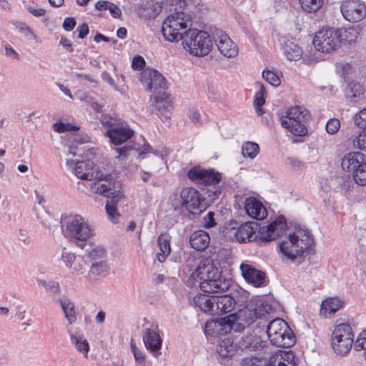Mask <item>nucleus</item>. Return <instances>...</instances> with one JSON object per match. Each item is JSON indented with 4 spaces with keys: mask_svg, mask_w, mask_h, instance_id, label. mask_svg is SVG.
<instances>
[{
    "mask_svg": "<svg viewBox=\"0 0 366 366\" xmlns=\"http://www.w3.org/2000/svg\"><path fill=\"white\" fill-rule=\"evenodd\" d=\"M194 286L199 284L205 293L224 292L230 287L229 282L223 279L219 269L209 262H201L190 274L189 280Z\"/></svg>",
    "mask_w": 366,
    "mask_h": 366,
    "instance_id": "obj_1",
    "label": "nucleus"
},
{
    "mask_svg": "<svg viewBox=\"0 0 366 366\" xmlns=\"http://www.w3.org/2000/svg\"><path fill=\"white\" fill-rule=\"evenodd\" d=\"M61 229L64 236L81 249H84L86 242L95 234L89 221L79 214H69L62 218Z\"/></svg>",
    "mask_w": 366,
    "mask_h": 366,
    "instance_id": "obj_2",
    "label": "nucleus"
},
{
    "mask_svg": "<svg viewBox=\"0 0 366 366\" xmlns=\"http://www.w3.org/2000/svg\"><path fill=\"white\" fill-rule=\"evenodd\" d=\"M313 244V237L307 229L296 228L280 243V249L285 257L294 260L302 256Z\"/></svg>",
    "mask_w": 366,
    "mask_h": 366,
    "instance_id": "obj_3",
    "label": "nucleus"
},
{
    "mask_svg": "<svg viewBox=\"0 0 366 366\" xmlns=\"http://www.w3.org/2000/svg\"><path fill=\"white\" fill-rule=\"evenodd\" d=\"M192 26V16L182 11L169 14L163 21L162 32L166 41L178 42L183 39Z\"/></svg>",
    "mask_w": 366,
    "mask_h": 366,
    "instance_id": "obj_4",
    "label": "nucleus"
},
{
    "mask_svg": "<svg viewBox=\"0 0 366 366\" xmlns=\"http://www.w3.org/2000/svg\"><path fill=\"white\" fill-rule=\"evenodd\" d=\"M184 49L194 56H205L213 47L211 36L204 31L192 29L183 39Z\"/></svg>",
    "mask_w": 366,
    "mask_h": 366,
    "instance_id": "obj_5",
    "label": "nucleus"
},
{
    "mask_svg": "<svg viewBox=\"0 0 366 366\" xmlns=\"http://www.w3.org/2000/svg\"><path fill=\"white\" fill-rule=\"evenodd\" d=\"M266 332L271 344L278 347H290L296 342L292 330L282 318H275L270 321L267 326Z\"/></svg>",
    "mask_w": 366,
    "mask_h": 366,
    "instance_id": "obj_6",
    "label": "nucleus"
},
{
    "mask_svg": "<svg viewBox=\"0 0 366 366\" xmlns=\"http://www.w3.org/2000/svg\"><path fill=\"white\" fill-rule=\"evenodd\" d=\"M310 119V112L299 106L289 108L280 117L281 125L295 136L302 137L307 132L305 123Z\"/></svg>",
    "mask_w": 366,
    "mask_h": 366,
    "instance_id": "obj_7",
    "label": "nucleus"
},
{
    "mask_svg": "<svg viewBox=\"0 0 366 366\" xmlns=\"http://www.w3.org/2000/svg\"><path fill=\"white\" fill-rule=\"evenodd\" d=\"M341 166L345 172L352 175L357 184L366 185V160L364 154L360 152L345 154L342 158Z\"/></svg>",
    "mask_w": 366,
    "mask_h": 366,
    "instance_id": "obj_8",
    "label": "nucleus"
},
{
    "mask_svg": "<svg viewBox=\"0 0 366 366\" xmlns=\"http://www.w3.org/2000/svg\"><path fill=\"white\" fill-rule=\"evenodd\" d=\"M101 122L102 125L107 128L105 135L110 139L113 144H122L134 135V131L122 120L104 117Z\"/></svg>",
    "mask_w": 366,
    "mask_h": 366,
    "instance_id": "obj_9",
    "label": "nucleus"
},
{
    "mask_svg": "<svg viewBox=\"0 0 366 366\" xmlns=\"http://www.w3.org/2000/svg\"><path fill=\"white\" fill-rule=\"evenodd\" d=\"M235 320L234 315H229L215 320H208L205 323L204 334L206 336L218 337L226 335L232 330L236 332H242L244 330L243 325L242 323L235 324Z\"/></svg>",
    "mask_w": 366,
    "mask_h": 366,
    "instance_id": "obj_10",
    "label": "nucleus"
},
{
    "mask_svg": "<svg viewBox=\"0 0 366 366\" xmlns=\"http://www.w3.org/2000/svg\"><path fill=\"white\" fill-rule=\"evenodd\" d=\"M353 337L349 324L342 323L337 325L332 335V346L335 352L341 356L345 355L352 346Z\"/></svg>",
    "mask_w": 366,
    "mask_h": 366,
    "instance_id": "obj_11",
    "label": "nucleus"
},
{
    "mask_svg": "<svg viewBox=\"0 0 366 366\" xmlns=\"http://www.w3.org/2000/svg\"><path fill=\"white\" fill-rule=\"evenodd\" d=\"M180 202L181 208L192 214L201 212L206 208L204 198L193 187H185L182 189Z\"/></svg>",
    "mask_w": 366,
    "mask_h": 366,
    "instance_id": "obj_12",
    "label": "nucleus"
},
{
    "mask_svg": "<svg viewBox=\"0 0 366 366\" xmlns=\"http://www.w3.org/2000/svg\"><path fill=\"white\" fill-rule=\"evenodd\" d=\"M315 49L322 53H330L340 45L337 30L332 28L322 29L317 31L313 39Z\"/></svg>",
    "mask_w": 366,
    "mask_h": 366,
    "instance_id": "obj_13",
    "label": "nucleus"
},
{
    "mask_svg": "<svg viewBox=\"0 0 366 366\" xmlns=\"http://www.w3.org/2000/svg\"><path fill=\"white\" fill-rule=\"evenodd\" d=\"M103 174L99 173V177L94 178L96 181L90 184L91 191L94 193L102 194L108 198H122L123 193L117 189L116 182L111 176L102 178Z\"/></svg>",
    "mask_w": 366,
    "mask_h": 366,
    "instance_id": "obj_14",
    "label": "nucleus"
},
{
    "mask_svg": "<svg viewBox=\"0 0 366 366\" xmlns=\"http://www.w3.org/2000/svg\"><path fill=\"white\" fill-rule=\"evenodd\" d=\"M187 177L196 184L204 186L216 185L222 180V174L218 171L214 169H204L199 166L189 169Z\"/></svg>",
    "mask_w": 366,
    "mask_h": 366,
    "instance_id": "obj_15",
    "label": "nucleus"
},
{
    "mask_svg": "<svg viewBox=\"0 0 366 366\" xmlns=\"http://www.w3.org/2000/svg\"><path fill=\"white\" fill-rule=\"evenodd\" d=\"M141 82L147 86V89L152 92L162 94L167 89V81L164 76L157 70L147 69L142 71L139 76Z\"/></svg>",
    "mask_w": 366,
    "mask_h": 366,
    "instance_id": "obj_16",
    "label": "nucleus"
},
{
    "mask_svg": "<svg viewBox=\"0 0 366 366\" xmlns=\"http://www.w3.org/2000/svg\"><path fill=\"white\" fill-rule=\"evenodd\" d=\"M340 11L345 19L350 22H358L366 16V6L360 0L343 1Z\"/></svg>",
    "mask_w": 366,
    "mask_h": 366,
    "instance_id": "obj_17",
    "label": "nucleus"
},
{
    "mask_svg": "<svg viewBox=\"0 0 366 366\" xmlns=\"http://www.w3.org/2000/svg\"><path fill=\"white\" fill-rule=\"evenodd\" d=\"M212 36L218 50L223 56L227 58H233L238 54L237 44L224 31L215 29L212 31Z\"/></svg>",
    "mask_w": 366,
    "mask_h": 366,
    "instance_id": "obj_18",
    "label": "nucleus"
},
{
    "mask_svg": "<svg viewBox=\"0 0 366 366\" xmlns=\"http://www.w3.org/2000/svg\"><path fill=\"white\" fill-rule=\"evenodd\" d=\"M66 166L73 169L74 174L79 179L86 180H94L99 177V172L97 171L94 163L91 160L78 161L67 160Z\"/></svg>",
    "mask_w": 366,
    "mask_h": 366,
    "instance_id": "obj_19",
    "label": "nucleus"
},
{
    "mask_svg": "<svg viewBox=\"0 0 366 366\" xmlns=\"http://www.w3.org/2000/svg\"><path fill=\"white\" fill-rule=\"evenodd\" d=\"M239 269L242 276L247 283L255 287H264L267 285L265 273L257 269L252 263L242 262Z\"/></svg>",
    "mask_w": 366,
    "mask_h": 366,
    "instance_id": "obj_20",
    "label": "nucleus"
},
{
    "mask_svg": "<svg viewBox=\"0 0 366 366\" xmlns=\"http://www.w3.org/2000/svg\"><path fill=\"white\" fill-rule=\"evenodd\" d=\"M287 223L285 218L282 216H280L269 224L259 228V237L265 242L274 240L285 233Z\"/></svg>",
    "mask_w": 366,
    "mask_h": 366,
    "instance_id": "obj_21",
    "label": "nucleus"
},
{
    "mask_svg": "<svg viewBox=\"0 0 366 366\" xmlns=\"http://www.w3.org/2000/svg\"><path fill=\"white\" fill-rule=\"evenodd\" d=\"M142 340L147 350L157 357L161 353L162 345L158 326L152 325L149 327L145 328L143 331Z\"/></svg>",
    "mask_w": 366,
    "mask_h": 366,
    "instance_id": "obj_22",
    "label": "nucleus"
},
{
    "mask_svg": "<svg viewBox=\"0 0 366 366\" xmlns=\"http://www.w3.org/2000/svg\"><path fill=\"white\" fill-rule=\"evenodd\" d=\"M282 50L284 55L290 61L300 60L302 56V49L290 37L284 36L280 39Z\"/></svg>",
    "mask_w": 366,
    "mask_h": 366,
    "instance_id": "obj_23",
    "label": "nucleus"
},
{
    "mask_svg": "<svg viewBox=\"0 0 366 366\" xmlns=\"http://www.w3.org/2000/svg\"><path fill=\"white\" fill-rule=\"evenodd\" d=\"M244 209L247 214L253 219L261 220L267 215L265 207L254 197H249L245 199Z\"/></svg>",
    "mask_w": 366,
    "mask_h": 366,
    "instance_id": "obj_24",
    "label": "nucleus"
},
{
    "mask_svg": "<svg viewBox=\"0 0 366 366\" xmlns=\"http://www.w3.org/2000/svg\"><path fill=\"white\" fill-rule=\"evenodd\" d=\"M231 315H234L236 317L235 324L242 323L244 329L246 325H249L257 319L261 318L263 314L260 311L258 312L257 308L244 307Z\"/></svg>",
    "mask_w": 366,
    "mask_h": 366,
    "instance_id": "obj_25",
    "label": "nucleus"
},
{
    "mask_svg": "<svg viewBox=\"0 0 366 366\" xmlns=\"http://www.w3.org/2000/svg\"><path fill=\"white\" fill-rule=\"evenodd\" d=\"M214 315H222L232 312L234 307V300L229 295L216 296Z\"/></svg>",
    "mask_w": 366,
    "mask_h": 366,
    "instance_id": "obj_26",
    "label": "nucleus"
},
{
    "mask_svg": "<svg viewBox=\"0 0 366 366\" xmlns=\"http://www.w3.org/2000/svg\"><path fill=\"white\" fill-rule=\"evenodd\" d=\"M345 97L351 103L365 102L364 89L358 82H350L345 89Z\"/></svg>",
    "mask_w": 366,
    "mask_h": 366,
    "instance_id": "obj_27",
    "label": "nucleus"
},
{
    "mask_svg": "<svg viewBox=\"0 0 366 366\" xmlns=\"http://www.w3.org/2000/svg\"><path fill=\"white\" fill-rule=\"evenodd\" d=\"M216 296H208L204 294H198L193 298L194 305L205 313L214 315V300Z\"/></svg>",
    "mask_w": 366,
    "mask_h": 366,
    "instance_id": "obj_28",
    "label": "nucleus"
},
{
    "mask_svg": "<svg viewBox=\"0 0 366 366\" xmlns=\"http://www.w3.org/2000/svg\"><path fill=\"white\" fill-rule=\"evenodd\" d=\"M344 305V301L339 297H330L322 301L320 314L325 317L334 315Z\"/></svg>",
    "mask_w": 366,
    "mask_h": 366,
    "instance_id": "obj_29",
    "label": "nucleus"
},
{
    "mask_svg": "<svg viewBox=\"0 0 366 366\" xmlns=\"http://www.w3.org/2000/svg\"><path fill=\"white\" fill-rule=\"evenodd\" d=\"M189 242L194 249L202 251L208 247L210 242V237L205 231H194L190 237Z\"/></svg>",
    "mask_w": 366,
    "mask_h": 366,
    "instance_id": "obj_30",
    "label": "nucleus"
},
{
    "mask_svg": "<svg viewBox=\"0 0 366 366\" xmlns=\"http://www.w3.org/2000/svg\"><path fill=\"white\" fill-rule=\"evenodd\" d=\"M71 343L74 346L76 350L81 353L84 357H88L89 351V344L81 334L74 333L70 330L68 331Z\"/></svg>",
    "mask_w": 366,
    "mask_h": 366,
    "instance_id": "obj_31",
    "label": "nucleus"
},
{
    "mask_svg": "<svg viewBox=\"0 0 366 366\" xmlns=\"http://www.w3.org/2000/svg\"><path fill=\"white\" fill-rule=\"evenodd\" d=\"M336 30L340 40V44H352L355 42L360 34L358 26L343 27Z\"/></svg>",
    "mask_w": 366,
    "mask_h": 366,
    "instance_id": "obj_32",
    "label": "nucleus"
},
{
    "mask_svg": "<svg viewBox=\"0 0 366 366\" xmlns=\"http://www.w3.org/2000/svg\"><path fill=\"white\" fill-rule=\"evenodd\" d=\"M61 310L64 312L65 318L70 325L76 321V312L74 303L67 297H62L59 300Z\"/></svg>",
    "mask_w": 366,
    "mask_h": 366,
    "instance_id": "obj_33",
    "label": "nucleus"
},
{
    "mask_svg": "<svg viewBox=\"0 0 366 366\" xmlns=\"http://www.w3.org/2000/svg\"><path fill=\"white\" fill-rule=\"evenodd\" d=\"M171 237L168 233H162L158 237V245L160 252L157 254L159 262H164L167 257L171 252L170 248Z\"/></svg>",
    "mask_w": 366,
    "mask_h": 366,
    "instance_id": "obj_34",
    "label": "nucleus"
},
{
    "mask_svg": "<svg viewBox=\"0 0 366 366\" xmlns=\"http://www.w3.org/2000/svg\"><path fill=\"white\" fill-rule=\"evenodd\" d=\"M239 345L242 350L249 349L250 350L257 351L264 347V342L257 336L247 335L242 337Z\"/></svg>",
    "mask_w": 366,
    "mask_h": 366,
    "instance_id": "obj_35",
    "label": "nucleus"
},
{
    "mask_svg": "<svg viewBox=\"0 0 366 366\" xmlns=\"http://www.w3.org/2000/svg\"><path fill=\"white\" fill-rule=\"evenodd\" d=\"M89 273L95 279L104 277L109 273V267L105 260L92 262Z\"/></svg>",
    "mask_w": 366,
    "mask_h": 366,
    "instance_id": "obj_36",
    "label": "nucleus"
},
{
    "mask_svg": "<svg viewBox=\"0 0 366 366\" xmlns=\"http://www.w3.org/2000/svg\"><path fill=\"white\" fill-rule=\"evenodd\" d=\"M235 237L240 243L254 240L256 237L253 227L248 224L241 225L235 232Z\"/></svg>",
    "mask_w": 366,
    "mask_h": 366,
    "instance_id": "obj_37",
    "label": "nucleus"
},
{
    "mask_svg": "<svg viewBox=\"0 0 366 366\" xmlns=\"http://www.w3.org/2000/svg\"><path fill=\"white\" fill-rule=\"evenodd\" d=\"M217 352L222 357H232L236 352V346L231 338L227 337L219 342Z\"/></svg>",
    "mask_w": 366,
    "mask_h": 366,
    "instance_id": "obj_38",
    "label": "nucleus"
},
{
    "mask_svg": "<svg viewBox=\"0 0 366 366\" xmlns=\"http://www.w3.org/2000/svg\"><path fill=\"white\" fill-rule=\"evenodd\" d=\"M122 198H112L107 200L105 205V210L109 219L113 223H117L120 216L117 211V205Z\"/></svg>",
    "mask_w": 366,
    "mask_h": 366,
    "instance_id": "obj_39",
    "label": "nucleus"
},
{
    "mask_svg": "<svg viewBox=\"0 0 366 366\" xmlns=\"http://www.w3.org/2000/svg\"><path fill=\"white\" fill-rule=\"evenodd\" d=\"M229 295L234 299L235 305L243 306L247 303L249 298V293L239 286H235Z\"/></svg>",
    "mask_w": 366,
    "mask_h": 366,
    "instance_id": "obj_40",
    "label": "nucleus"
},
{
    "mask_svg": "<svg viewBox=\"0 0 366 366\" xmlns=\"http://www.w3.org/2000/svg\"><path fill=\"white\" fill-rule=\"evenodd\" d=\"M350 141L354 148L366 152V128L351 136Z\"/></svg>",
    "mask_w": 366,
    "mask_h": 366,
    "instance_id": "obj_41",
    "label": "nucleus"
},
{
    "mask_svg": "<svg viewBox=\"0 0 366 366\" xmlns=\"http://www.w3.org/2000/svg\"><path fill=\"white\" fill-rule=\"evenodd\" d=\"M155 103L154 107L161 112H169L172 108V103L167 99V95L165 92L159 96H155Z\"/></svg>",
    "mask_w": 366,
    "mask_h": 366,
    "instance_id": "obj_42",
    "label": "nucleus"
},
{
    "mask_svg": "<svg viewBox=\"0 0 366 366\" xmlns=\"http://www.w3.org/2000/svg\"><path fill=\"white\" fill-rule=\"evenodd\" d=\"M259 152V145L257 143L247 142L242 144V153L244 157L254 159Z\"/></svg>",
    "mask_w": 366,
    "mask_h": 366,
    "instance_id": "obj_43",
    "label": "nucleus"
},
{
    "mask_svg": "<svg viewBox=\"0 0 366 366\" xmlns=\"http://www.w3.org/2000/svg\"><path fill=\"white\" fill-rule=\"evenodd\" d=\"M302 9L308 13L318 11L323 4V0H300Z\"/></svg>",
    "mask_w": 366,
    "mask_h": 366,
    "instance_id": "obj_44",
    "label": "nucleus"
},
{
    "mask_svg": "<svg viewBox=\"0 0 366 366\" xmlns=\"http://www.w3.org/2000/svg\"><path fill=\"white\" fill-rule=\"evenodd\" d=\"M130 347L135 362L138 366H144L146 362L145 354L142 350L137 347L133 339H132L130 341Z\"/></svg>",
    "mask_w": 366,
    "mask_h": 366,
    "instance_id": "obj_45",
    "label": "nucleus"
},
{
    "mask_svg": "<svg viewBox=\"0 0 366 366\" xmlns=\"http://www.w3.org/2000/svg\"><path fill=\"white\" fill-rule=\"evenodd\" d=\"M88 256L92 262L104 260L106 257V250L102 246H95L88 252Z\"/></svg>",
    "mask_w": 366,
    "mask_h": 366,
    "instance_id": "obj_46",
    "label": "nucleus"
},
{
    "mask_svg": "<svg viewBox=\"0 0 366 366\" xmlns=\"http://www.w3.org/2000/svg\"><path fill=\"white\" fill-rule=\"evenodd\" d=\"M256 86L259 88V90L254 96V106L262 107L265 103L264 96L266 91L262 83L257 82Z\"/></svg>",
    "mask_w": 366,
    "mask_h": 366,
    "instance_id": "obj_47",
    "label": "nucleus"
},
{
    "mask_svg": "<svg viewBox=\"0 0 366 366\" xmlns=\"http://www.w3.org/2000/svg\"><path fill=\"white\" fill-rule=\"evenodd\" d=\"M262 77L271 85L277 86L280 84V79L279 75L270 70H264L262 71Z\"/></svg>",
    "mask_w": 366,
    "mask_h": 366,
    "instance_id": "obj_48",
    "label": "nucleus"
},
{
    "mask_svg": "<svg viewBox=\"0 0 366 366\" xmlns=\"http://www.w3.org/2000/svg\"><path fill=\"white\" fill-rule=\"evenodd\" d=\"M353 119L355 124L360 129L366 128V107L356 113Z\"/></svg>",
    "mask_w": 366,
    "mask_h": 366,
    "instance_id": "obj_49",
    "label": "nucleus"
},
{
    "mask_svg": "<svg viewBox=\"0 0 366 366\" xmlns=\"http://www.w3.org/2000/svg\"><path fill=\"white\" fill-rule=\"evenodd\" d=\"M132 150L139 151V147H136L135 144L129 146H124L123 147L115 149V152L118 155L116 157L119 159H124L126 158Z\"/></svg>",
    "mask_w": 366,
    "mask_h": 366,
    "instance_id": "obj_50",
    "label": "nucleus"
},
{
    "mask_svg": "<svg viewBox=\"0 0 366 366\" xmlns=\"http://www.w3.org/2000/svg\"><path fill=\"white\" fill-rule=\"evenodd\" d=\"M340 128V121L337 118L330 119L325 126L326 131L330 134H336Z\"/></svg>",
    "mask_w": 366,
    "mask_h": 366,
    "instance_id": "obj_51",
    "label": "nucleus"
},
{
    "mask_svg": "<svg viewBox=\"0 0 366 366\" xmlns=\"http://www.w3.org/2000/svg\"><path fill=\"white\" fill-rule=\"evenodd\" d=\"M355 350H366V330L360 332L354 344Z\"/></svg>",
    "mask_w": 366,
    "mask_h": 366,
    "instance_id": "obj_52",
    "label": "nucleus"
},
{
    "mask_svg": "<svg viewBox=\"0 0 366 366\" xmlns=\"http://www.w3.org/2000/svg\"><path fill=\"white\" fill-rule=\"evenodd\" d=\"M54 129L58 132H64L66 131H75L79 129V127L73 126L70 124H65L63 122H56L54 126Z\"/></svg>",
    "mask_w": 366,
    "mask_h": 366,
    "instance_id": "obj_53",
    "label": "nucleus"
},
{
    "mask_svg": "<svg viewBox=\"0 0 366 366\" xmlns=\"http://www.w3.org/2000/svg\"><path fill=\"white\" fill-rule=\"evenodd\" d=\"M61 259L65 265L71 269L76 260V255L72 252H64L61 254Z\"/></svg>",
    "mask_w": 366,
    "mask_h": 366,
    "instance_id": "obj_54",
    "label": "nucleus"
},
{
    "mask_svg": "<svg viewBox=\"0 0 366 366\" xmlns=\"http://www.w3.org/2000/svg\"><path fill=\"white\" fill-rule=\"evenodd\" d=\"M214 213L209 212L207 215L203 218V227L205 228H211L216 225V222L214 218Z\"/></svg>",
    "mask_w": 366,
    "mask_h": 366,
    "instance_id": "obj_55",
    "label": "nucleus"
},
{
    "mask_svg": "<svg viewBox=\"0 0 366 366\" xmlns=\"http://www.w3.org/2000/svg\"><path fill=\"white\" fill-rule=\"evenodd\" d=\"M189 119L195 124H201L202 119L199 111L195 108H192L189 111Z\"/></svg>",
    "mask_w": 366,
    "mask_h": 366,
    "instance_id": "obj_56",
    "label": "nucleus"
},
{
    "mask_svg": "<svg viewBox=\"0 0 366 366\" xmlns=\"http://www.w3.org/2000/svg\"><path fill=\"white\" fill-rule=\"evenodd\" d=\"M144 59L140 55H136L133 57L132 67L134 69H142L145 66Z\"/></svg>",
    "mask_w": 366,
    "mask_h": 366,
    "instance_id": "obj_57",
    "label": "nucleus"
},
{
    "mask_svg": "<svg viewBox=\"0 0 366 366\" xmlns=\"http://www.w3.org/2000/svg\"><path fill=\"white\" fill-rule=\"evenodd\" d=\"M76 26V21L73 17H66L62 24L65 31H70L74 29Z\"/></svg>",
    "mask_w": 366,
    "mask_h": 366,
    "instance_id": "obj_58",
    "label": "nucleus"
},
{
    "mask_svg": "<svg viewBox=\"0 0 366 366\" xmlns=\"http://www.w3.org/2000/svg\"><path fill=\"white\" fill-rule=\"evenodd\" d=\"M78 32V38L84 39L89 34V26L86 23H83L78 26L76 30Z\"/></svg>",
    "mask_w": 366,
    "mask_h": 366,
    "instance_id": "obj_59",
    "label": "nucleus"
},
{
    "mask_svg": "<svg viewBox=\"0 0 366 366\" xmlns=\"http://www.w3.org/2000/svg\"><path fill=\"white\" fill-rule=\"evenodd\" d=\"M108 10L114 18H119L122 16L121 9L114 3H109Z\"/></svg>",
    "mask_w": 366,
    "mask_h": 366,
    "instance_id": "obj_60",
    "label": "nucleus"
},
{
    "mask_svg": "<svg viewBox=\"0 0 366 366\" xmlns=\"http://www.w3.org/2000/svg\"><path fill=\"white\" fill-rule=\"evenodd\" d=\"M19 31L26 37L35 38V35L32 30L24 23L20 24Z\"/></svg>",
    "mask_w": 366,
    "mask_h": 366,
    "instance_id": "obj_61",
    "label": "nucleus"
},
{
    "mask_svg": "<svg viewBox=\"0 0 366 366\" xmlns=\"http://www.w3.org/2000/svg\"><path fill=\"white\" fill-rule=\"evenodd\" d=\"M46 290L53 293H59L60 287L58 282L54 281H49L46 285Z\"/></svg>",
    "mask_w": 366,
    "mask_h": 366,
    "instance_id": "obj_62",
    "label": "nucleus"
},
{
    "mask_svg": "<svg viewBox=\"0 0 366 366\" xmlns=\"http://www.w3.org/2000/svg\"><path fill=\"white\" fill-rule=\"evenodd\" d=\"M5 54H6V55L7 56H9L10 58H12L14 59H19V54L9 45H6L5 46Z\"/></svg>",
    "mask_w": 366,
    "mask_h": 366,
    "instance_id": "obj_63",
    "label": "nucleus"
},
{
    "mask_svg": "<svg viewBox=\"0 0 366 366\" xmlns=\"http://www.w3.org/2000/svg\"><path fill=\"white\" fill-rule=\"evenodd\" d=\"M59 43L66 49V51L69 52H72L74 51L72 43L69 39H66V37L62 36L60 39Z\"/></svg>",
    "mask_w": 366,
    "mask_h": 366,
    "instance_id": "obj_64",
    "label": "nucleus"
}]
</instances>
